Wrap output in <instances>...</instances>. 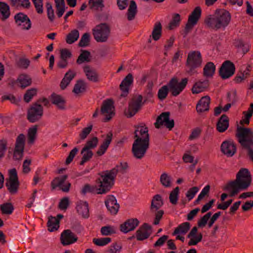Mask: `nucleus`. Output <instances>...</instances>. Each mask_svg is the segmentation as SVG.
I'll use <instances>...</instances> for the list:
<instances>
[{
  "mask_svg": "<svg viewBox=\"0 0 253 253\" xmlns=\"http://www.w3.org/2000/svg\"><path fill=\"white\" fill-rule=\"evenodd\" d=\"M145 125L141 123L135 125L134 132L135 139L132 146V153L137 159H142L149 147L150 136L148 128Z\"/></svg>",
  "mask_w": 253,
  "mask_h": 253,
  "instance_id": "f257e3e1",
  "label": "nucleus"
},
{
  "mask_svg": "<svg viewBox=\"0 0 253 253\" xmlns=\"http://www.w3.org/2000/svg\"><path fill=\"white\" fill-rule=\"evenodd\" d=\"M252 176L247 169L242 168L236 175V178L229 182L224 188V190H230L229 196L233 197L241 190H245L251 185Z\"/></svg>",
  "mask_w": 253,
  "mask_h": 253,
  "instance_id": "f03ea898",
  "label": "nucleus"
},
{
  "mask_svg": "<svg viewBox=\"0 0 253 253\" xmlns=\"http://www.w3.org/2000/svg\"><path fill=\"white\" fill-rule=\"evenodd\" d=\"M231 19L230 13L224 9H216L213 14L209 15L205 19L207 26L213 30L225 28L229 23Z\"/></svg>",
  "mask_w": 253,
  "mask_h": 253,
  "instance_id": "7ed1b4c3",
  "label": "nucleus"
},
{
  "mask_svg": "<svg viewBox=\"0 0 253 253\" xmlns=\"http://www.w3.org/2000/svg\"><path fill=\"white\" fill-rule=\"evenodd\" d=\"M236 136L243 148L248 150V155L253 162V132L250 128L238 126Z\"/></svg>",
  "mask_w": 253,
  "mask_h": 253,
  "instance_id": "20e7f679",
  "label": "nucleus"
},
{
  "mask_svg": "<svg viewBox=\"0 0 253 253\" xmlns=\"http://www.w3.org/2000/svg\"><path fill=\"white\" fill-rule=\"evenodd\" d=\"M100 177L97 180L99 185V193L105 194L110 191L114 185L116 176L109 170H105L99 174Z\"/></svg>",
  "mask_w": 253,
  "mask_h": 253,
  "instance_id": "39448f33",
  "label": "nucleus"
},
{
  "mask_svg": "<svg viewBox=\"0 0 253 253\" xmlns=\"http://www.w3.org/2000/svg\"><path fill=\"white\" fill-rule=\"evenodd\" d=\"M110 34V27L107 23H101L96 25L92 30L94 39L100 42L107 41Z\"/></svg>",
  "mask_w": 253,
  "mask_h": 253,
  "instance_id": "423d86ee",
  "label": "nucleus"
},
{
  "mask_svg": "<svg viewBox=\"0 0 253 253\" xmlns=\"http://www.w3.org/2000/svg\"><path fill=\"white\" fill-rule=\"evenodd\" d=\"M202 61V56L199 51L190 52L188 54L186 63L187 72L192 75L194 73V70L201 66Z\"/></svg>",
  "mask_w": 253,
  "mask_h": 253,
  "instance_id": "0eeeda50",
  "label": "nucleus"
},
{
  "mask_svg": "<svg viewBox=\"0 0 253 253\" xmlns=\"http://www.w3.org/2000/svg\"><path fill=\"white\" fill-rule=\"evenodd\" d=\"M187 82V78L182 79L180 82H178L176 78H172L168 84L171 94L174 96L179 94L186 86Z\"/></svg>",
  "mask_w": 253,
  "mask_h": 253,
  "instance_id": "6e6552de",
  "label": "nucleus"
},
{
  "mask_svg": "<svg viewBox=\"0 0 253 253\" xmlns=\"http://www.w3.org/2000/svg\"><path fill=\"white\" fill-rule=\"evenodd\" d=\"M9 179L5 183V186L11 194H15L19 186V182L16 169L14 168L9 170Z\"/></svg>",
  "mask_w": 253,
  "mask_h": 253,
  "instance_id": "1a4fd4ad",
  "label": "nucleus"
},
{
  "mask_svg": "<svg viewBox=\"0 0 253 253\" xmlns=\"http://www.w3.org/2000/svg\"><path fill=\"white\" fill-rule=\"evenodd\" d=\"M25 145V136L20 134L16 138L13 151V159L14 160H20L23 157Z\"/></svg>",
  "mask_w": 253,
  "mask_h": 253,
  "instance_id": "9d476101",
  "label": "nucleus"
},
{
  "mask_svg": "<svg viewBox=\"0 0 253 253\" xmlns=\"http://www.w3.org/2000/svg\"><path fill=\"white\" fill-rule=\"evenodd\" d=\"M68 175L66 174L57 176L54 178L51 182V186L53 189L58 187L64 192H68L70 190L71 184L67 179Z\"/></svg>",
  "mask_w": 253,
  "mask_h": 253,
  "instance_id": "9b49d317",
  "label": "nucleus"
},
{
  "mask_svg": "<svg viewBox=\"0 0 253 253\" xmlns=\"http://www.w3.org/2000/svg\"><path fill=\"white\" fill-rule=\"evenodd\" d=\"M169 112H164L160 114L157 118L154 125L156 128H160L161 126L164 125L169 130H171L174 126L173 120H169Z\"/></svg>",
  "mask_w": 253,
  "mask_h": 253,
  "instance_id": "f8f14e48",
  "label": "nucleus"
},
{
  "mask_svg": "<svg viewBox=\"0 0 253 253\" xmlns=\"http://www.w3.org/2000/svg\"><path fill=\"white\" fill-rule=\"evenodd\" d=\"M201 15V8L200 6H197L188 17V21L185 28L184 37L192 30L193 26L197 23Z\"/></svg>",
  "mask_w": 253,
  "mask_h": 253,
  "instance_id": "ddd939ff",
  "label": "nucleus"
},
{
  "mask_svg": "<svg viewBox=\"0 0 253 253\" xmlns=\"http://www.w3.org/2000/svg\"><path fill=\"white\" fill-rule=\"evenodd\" d=\"M14 20L17 26L23 30H29L32 26V23L28 16L23 13L19 12L14 16Z\"/></svg>",
  "mask_w": 253,
  "mask_h": 253,
  "instance_id": "4468645a",
  "label": "nucleus"
},
{
  "mask_svg": "<svg viewBox=\"0 0 253 253\" xmlns=\"http://www.w3.org/2000/svg\"><path fill=\"white\" fill-rule=\"evenodd\" d=\"M235 67L234 64L229 60L224 61L219 71V75L223 79H228L235 73Z\"/></svg>",
  "mask_w": 253,
  "mask_h": 253,
  "instance_id": "2eb2a0df",
  "label": "nucleus"
},
{
  "mask_svg": "<svg viewBox=\"0 0 253 253\" xmlns=\"http://www.w3.org/2000/svg\"><path fill=\"white\" fill-rule=\"evenodd\" d=\"M221 152L228 157H231L237 152L236 145L232 140L223 141L220 146Z\"/></svg>",
  "mask_w": 253,
  "mask_h": 253,
  "instance_id": "dca6fc26",
  "label": "nucleus"
},
{
  "mask_svg": "<svg viewBox=\"0 0 253 253\" xmlns=\"http://www.w3.org/2000/svg\"><path fill=\"white\" fill-rule=\"evenodd\" d=\"M77 235L70 229L64 230L60 236V242L63 246H68L78 241Z\"/></svg>",
  "mask_w": 253,
  "mask_h": 253,
  "instance_id": "f3484780",
  "label": "nucleus"
},
{
  "mask_svg": "<svg viewBox=\"0 0 253 253\" xmlns=\"http://www.w3.org/2000/svg\"><path fill=\"white\" fill-rule=\"evenodd\" d=\"M151 233L152 226L147 223H144L136 231L135 237L137 241H143L148 238Z\"/></svg>",
  "mask_w": 253,
  "mask_h": 253,
  "instance_id": "a211bd4d",
  "label": "nucleus"
},
{
  "mask_svg": "<svg viewBox=\"0 0 253 253\" xmlns=\"http://www.w3.org/2000/svg\"><path fill=\"white\" fill-rule=\"evenodd\" d=\"M105 204L107 210L112 214L115 215L117 213L120 205L117 203V200L113 195L107 196Z\"/></svg>",
  "mask_w": 253,
  "mask_h": 253,
  "instance_id": "6ab92c4d",
  "label": "nucleus"
},
{
  "mask_svg": "<svg viewBox=\"0 0 253 253\" xmlns=\"http://www.w3.org/2000/svg\"><path fill=\"white\" fill-rule=\"evenodd\" d=\"M139 223L137 218H130L126 220L124 223L121 224L120 230L124 233L134 230Z\"/></svg>",
  "mask_w": 253,
  "mask_h": 253,
  "instance_id": "aec40b11",
  "label": "nucleus"
},
{
  "mask_svg": "<svg viewBox=\"0 0 253 253\" xmlns=\"http://www.w3.org/2000/svg\"><path fill=\"white\" fill-rule=\"evenodd\" d=\"M133 83V77L131 74H128L123 80L120 85V89L122 91L123 93L121 96L125 97L128 93L129 87Z\"/></svg>",
  "mask_w": 253,
  "mask_h": 253,
  "instance_id": "412c9836",
  "label": "nucleus"
},
{
  "mask_svg": "<svg viewBox=\"0 0 253 253\" xmlns=\"http://www.w3.org/2000/svg\"><path fill=\"white\" fill-rule=\"evenodd\" d=\"M76 210L78 213L84 218L89 216L88 204L86 202L80 201L76 203Z\"/></svg>",
  "mask_w": 253,
  "mask_h": 253,
  "instance_id": "4be33fe9",
  "label": "nucleus"
},
{
  "mask_svg": "<svg viewBox=\"0 0 253 253\" xmlns=\"http://www.w3.org/2000/svg\"><path fill=\"white\" fill-rule=\"evenodd\" d=\"M112 137L113 134L111 132H109L107 134L105 139L96 151L97 156H101L105 154L112 141Z\"/></svg>",
  "mask_w": 253,
  "mask_h": 253,
  "instance_id": "5701e85b",
  "label": "nucleus"
},
{
  "mask_svg": "<svg viewBox=\"0 0 253 253\" xmlns=\"http://www.w3.org/2000/svg\"><path fill=\"white\" fill-rule=\"evenodd\" d=\"M83 70L87 79L91 82L97 83L99 81V76L96 71L92 69L90 66L85 65L83 67Z\"/></svg>",
  "mask_w": 253,
  "mask_h": 253,
  "instance_id": "b1692460",
  "label": "nucleus"
},
{
  "mask_svg": "<svg viewBox=\"0 0 253 253\" xmlns=\"http://www.w3.org/2000/svg\"><path fill=\"white\" fill-rule=\"evenodd\" d=\"M50 100L52 103L55 105L59 109H65L66 100L62 96L53 93L50 96Z\"/></svg>",
  "mask_w": 253,
  "mask_h": 253,
  "instance_id": "393cba45",
  "label": "nucleus"
},
{
  "mask_svg": "<svg viewBox=\"0 0 253 253\" xmlns=\"http://www.w3.org/2000/svg\"><path fill=\"white\" fill-rule=\"evenodd\" d=\"M210 102V96L207 95L202 97L196 105V111H209Z\"/></svg>",
  "mask_w": 253,
  "mask_h": 253,
  "instance_id": "a878e982",
  "label": "nucleus"
},
{
  "mask_svg": "<svg viewBox=\"0 0 253 253\" xmlns=\"http://www.w3.org/2000/svg\"><path fill=\"white\" fill-rule=\"evenodd\" d=\"M164 205L162 196L159 194L155 195L151 201L150 210L151 212L157 211Z\"/></svg>",
  "mask_w": 253,
  "mask_h": 253,
  "instance_id": "bb28decb",
  "label": "nucleus"
},
{
  "mask_svg": "<svg viewBox=\"0 0 253 253\" xmlns=\"http://www.w3.org/2000/svg\"><path fill=\"white\" fill-rule=\"evenodd\" d=\"M143 97L141 95L134 97L129 103V109L131 111H138L143 104Z\"/></svg>",
  "mask_w": 253,
  "mask_h": 253,
  "instance_id": "cd10ccee",
  "label": "nucleus"
},
{
  "mask_svg": "<svg viewBox=\"0 0 253 253\" xmlns=\"http://www.w3.org/2000/svg\"><path fill=\"white\" fill-rule=\"evenodd\" d=\"M229 126V119L225 115H222L217 123L216 129L220 132H224Z\"/></svg>",
  "mask_w": 253,
  "mask_h": 253,
  "instance_id": "c85d7f7f",
  "label": "nucleus"
},
{
  "mask_svg": "<svg viewBox=\"0 0 253 253\" xmlns=\"http://www.w3.org/2000/svg\"><path fill=\"white\" fill-rule=\"evenodd\" d=\"M76 75V72L69 70L65 75L63 79L60 83V87L62 89H64L70 84V82L74 78Z\"/></svg>",
  "mask_w": 253,
  "mask_h": 253,
  "instance_id": "c756f323",
  "label": "nucleus"
},
{
  "mask_svg": "<svg viewBox=\"0 0 253 253\" xmlns=\"http://www.w3.org/2000/svg\"><path fill=\"white\" fill-rule=\"evenodd\" d=\"M16 82L19 84L20 87L25 88L31 84L32 79L27 74H21L18 77Z\"/></svg>",
  "mask_w": 253,
  "mask_h": 253,
  "instance_id": "7c9ffc66",
  "label": "nucleus"
},
{
  "mask_svg": "<svg viewBox=\"0 0 253 253\" xmlns=\"http://www.w3.org/2000/svg\"><path fill=\"white\" fill-rule=\"evenodd\" d=\"M209 86V81L204 80L203 82L199 81L193 85L192 91L193 93H199L203 91Z\"/></svg>",
  "mask_w": 253,
  "mask_h": 253,
  "instance_id": "2f4dec72",
  "label": "nucleus"
},
{
  "mask_svg": "<svg viewBox=\"0 0 253 253\" xmlns=\"http://www.w3.org/2000/svg\"><path fill=\"white\" fill-rule=\"evenodd\" d=\"M162 35V25L160 22H157L155 23L154 28L150 37L155 41H158Z\"/></svg>",
  "mask_w": 253,
  "mask_h": 253,
  "instance_id": "473e14b6",
  "label": "nucleus"
},
{
  "mask_svg": "<svg viewBox=\"0 0 253 253\" xmlns=\"http://www.w3.org/2000/svg\"><path fill=\"white\" fill-rule=\"evenodd\" d=\"M190 223L188 222L182 223L179 225L174 230L172 235L177 234H186L190 228Z\"/></svg>",
  "mask_w": 253,
  "mask_h": 253,
  "instance_id": "72a5a7b5",
  "label": "nucleus"
},
{
  "mask_svg": "<svg viewBox=\"0 0 253 253\" xmlns=\"http://www.w3.org/2000/svg\"><path fill=\"white\" fill-rule=\"evenodd\" d=\"M47 226L49 232H54L57 230L59 228V219H57L56 217L52 216H49Z\"/></svg>",
  "mask_w": 253,
  "mask_h": 253,
  "instance_id": "f704fd0d",
  "label": "nucleus"
},
{
  "mask_svg": "<svg viewBox=\"0 0 253 253\" xmlns=\"http://www.w3.org/2000/svg\"><path fill=\"white\" fill-rule=\"evenodd\" d=\"M81 54L79 56L76 62L78 64L80 65L84 62H89L91 61L90 52L86 50H81Z\"/></svg>",
  "mask_w": 253,
  "mask_h": 253,
  "instance_id": "c9c22d12",
  "label": "nucleus"
},
{
  "mask_svg": "<svg viewBox=\"0 0 253 253\" xmlns=\"http://www.w3.org/2000/svg\"><path fill=\"white\" fill-rule=\"evenodd\" d=\"M215 71V66L211 62H208L203 69L204 76L206 78L212 77Z\"/></svg>",
  "mask_w": 253,
  "mask_h": 253,
  "instance_id": "e433bc0d",
  "label": "nucleus"
},
{
  "mask_svg": "<svg viewBox=\"0 0 253 253\" xmlns=\"http://www.w3.org/2000/svg\"><path fill=\"white\" fill-rule=\"evenodd\" d=\"M137 13V6L134 0H131L127 10V18L128 21L132 20L134 19Z\"/></svg>",
  "mask_w": 253,
  "mask_h": 253,
  "instance_id": "4c0bfd02",
  "label": "nucleus"
},
{
  "mask_svg": "<svg viewBox=\"0 0 253 253\" xmlns=\"http://www.w3.org/2000/svg\"><path fill=\"white\" fill-rule=\"evenodd\" d=\"M127 168L128 165L126 162H121L109 170L116 177L118 172H121L122 174L125 173Z\"/></svg>",
  "mask_w": 253,
  "mask_h": 253,
  "instance_id": "58836bf2",
  "label": "nucleus"
},
{
  "mask_svg": "<svg viewBox=\"0 0 253 253\" xmlns=\"http://www.w3.org/2000/svg\"><path fill=\"white\" fill-rule=\"evenodd\" d=\"M82 195H85L87 193L100 194L99 193V188L96 185H91L89 184H85L81 192Z\"/></svg>",
  "mask_w": 253,
  "mask_h": 253,
  "instance_id": "ea45409f",
  "label": "nucleus"
},
{
  "mask_svg": "<svg viewBox=\"0 0 253 253\" xmlns=\"http://www.w3.org/2000/svg\"><path fill=\"white\" fill-rule=\"evenodd\" d=\"M43 116V112H28L27 119L30 123L39 121Z\"/></svg>",
  "mask_w": 253,
  "mask_h": 253,
  "instance_id": "a19ab883",
  "label": "nucleus"
},
{
  "mask_svg": "<svg viewBox=\"0 0 253 253\" xmlns=\"http://www.w3.org/2000/svg\"><path fill=\"white\" fill-rule=\"evenodd\" d=\"M42 104L44 106H47L49 102L46 98L39 99L31 106L29 111H42Z\"/></svg>",
  "mask_w": 253,
  "mask_h": 253,
  "instance_id": "79ce46f5",
  "label": "nucleus"
},
{
  "mask_svg": "<svg viewBox=\"0 0 253 253\" xmlns=\"http://www.w3.org/2000/svg\"><path fill=\"white\" fill-rule=\"evenodd\" d=\"M114 101L112 99H107L102 102L100 111H114Z\"/></svg>",
  "mask_w": 253,
  "mask_h": 253,
  "instance_id": "37998d69",
  "label": "nucleus"
},
{
  "mask_svg": "<svg viewBox=\"0 0 253 253\" xmlns=\"http://www.w3.org/2000/svg\"><path fill=\"white\" fill-rule=\"evenodd\" d=\"M0 12L2 16L3 20L7 19L10 14L9 5L4 2H0Z\"/></svg>",
  "mask_w": 253,
  "mask_h": 253,
  "instance_id": "c03bdc74",
  "label": "nucleus"
},
{
  "mask_svg": "<svg viewBox=\"0 0 253 253\" xmlns=\"http://www.w3.org/2000/svg\"><path fill=\"white\" fill-rule=\"evenodd\" d=\"M79 37V32L76 30L71 31L66 36V42L68 44H72L78 39Z\"/></svg>",
  "mask_w": 253,
  "mask_h": 253,
  "instance_id": "a18cd8bd",
  "label": "nucleus"
},
{
  "mask_svg": "<svg viewBox=\"0 0 253 253\" xmlns=\"http://www.w3.org/2000/svg\"><path fill=\"white\" fill-rule=\"evenodd\" d=\"M98 143V139L97 137H93L92 138L88 140L84 147H83V151L90 150L95 148L97 146Z\"/></svg>",
  "mask_w": 253,
  "mask_h": 253,
  "instance_id": "49530a36",
  "label": "nucleus"
},
{
  "mask_svg": "<svg viewBox=\"0 0 253 253\" xmlns=\"http://www.w3.org/2000/svg\"><path fill=\"white\" fill-rule=\"evenodd\" d=\"M81 154L83 155L82 160L80 163V165H84L85 163L90 161L92 158L93 153V152L90 150L83 151V148H82Z\"/></svg>",
  "mask_w": 253,
  "mask_h": 253,
  "instance_id": "de8ad7c7",
  "label": "nucleus"
},
{
  "mask_svg": "<svg viewBox=\"0 0 253 253\" xmlns=\"http://www.w3.org/2000/svg\"><path fill=\"white\" fill-rule=\"evenodd\" d=\"M85 88L86 84L83 81L79 80L75 84L73 92L78 94L85 91Z\"/></svg>",
  "mask_w": 253,
  "mask_h": 253,
  "instance_id": "09e8293b",
  "label": "nucleus"
},
{
  "mask_svg": "<svg viewBox=\"0 0 253 253\" xmlns=\"http://www.w3.org/2000/svg\"><path fill=\"white\" fill-rule=\"evenodd\" d=\"M160 180L161 183L165 187H169L171 186V177L168 173H163L160 176Z\"/></svg>",
  "mask_w": 253,
  "mask_h": 253,
  "instance_id": "8fccbe9b",
  "label": "nucleus"
},
{
  "mask_svg": "<svg viewBox=\"0 0 253 253\" xmlns=\"http://www.w3.org/2000/svg\"><path fill=\"white\" fill-rule=\"evenodd\" d=\"M89 5L91 9L101 10L104 7L103 0H89Z\"/></svg>",
  "mask_w": 253,
  "mask_h": 253,
  "instance_id": "3c124183",
  "label": "nucleus"
},
{
  "mask_svg": "<svg viewBox=\"0 0 253 253\" xmlns=\"http://www.w3.org/2000/svg\"><path fill=\"white\" fill-rule=\"evenodd\" d=\"M0 209L3 214H11L14 210V207L11 203H6L0 206Z\"/></svg>",
  "mask_w": 253,
  "mask_h": 253,
  "instance_id": "603ef678",
  "label": "nucleus"
},
{
  "mask_svg": "<svg viewBox=\"0 0 253 253\" xmlns=\"http://www.w3.org/2000/svg\"><path fill=\"white\" fill-rule=\"evenodd\" d=\"M37 132V127L35 126L32 127H30L28 129V141L29 143L32 144L34 143Z\"/></svg>",
  "mask_w": 253,
  "mask_h": 253,
  "instance_id": "864d4df0",
  "label": "nucleus"
},
{
  "mask_svg": "<svg viewBox=\"0 0 253 253\" xmlns=\"http://www.w3.org/2000/svg\"><path fill=\"white\" fill-rule=\"evenodd\" d=\"M180 21V16L178 13L174 14L172 16V19L170 22L169 26V30H172L179 26Z\"/></svg>",
  "mask_w": 253,
  "mask_h": 253,
  "instance_id": "5fc2aeb1",
  "label": "nucleus"
},
{
  "mask_svg": "<svg viewBox=\"0 0 253 253\" xmlns=\"http://www.w3.org/2000/svg\"><path fill=\"white\" fill-rule=\"evenodd\" d=\"M169 90L168 85H164L158 90V97L160 100H164L168 96L169 91Z\"/></svg>",
  "mask_w": 253,
  "mask_h": 253,
  "instance_id": "6e6d98bb",
  "label": "nucleus"
},
{
  "mask_svg": "<svg viewBox=\"0 0 253 253\" xmlns=\"http://www.w3.org/2000/svg\"><path fill=\"white\" fill-rule=\"evenodd\" d=\"M37 89L35 88H32L26 91L24 95V100L26 102H29L32 98L37 95Z\"/></svg>",
  "mask_w": 253,
  "mask_h": 253,
  "instance_id": "4d7b16f0",
  "label": "nucleus"
},
{
  "mask_svg": "<svg viewBox=\"0 0 253 253\" xmlns=\"http://www.w3.org/2000/svg\"><path fill=\"white\" fill-rule=\"evenodd\" d=\"M179 190L178 187H176L170 193L169 201L173 205H176L177 203Z\"/></svg>",
  "mask_w": 253,
  "mask_h": 253,
  "instance_id": "13d9d810",
  "label": "nucleus"
},
{
  "mask_svg": "<svg viewBox=\"0 0 253 253\" xmlns=\"http://www.w3.org/2000/svg\"><path fill=\"white\" fill-rule=\"evenodd\" d=\"M10 1L11 4L13 6L20 5L26 8H28L30 6L29 0H10Z\"/></svg>",
  "mask_w": 253,
  "mask_h": 253,
  "instance_id": "bf43d9fd",
  "label": "nucleus"
},
{
  "mask_svg": "<svg viewBox=\"0 0 253 253\" xmlns=\"http://www.w3.org/2000/svg\"><path fill=\"white\" fill-rule=\"evenodd\" d=\"M115 115V112H100V117L103 122L109 121Z\"/></svg>",
  "mask_w": 253,
  "mask_h": 253,
  "instance_id": "052dcab7",
  "label": "nucleus"
},
{
  "mask_svg": "<svg viewBox=\"0 0 253 253\" xmlns=\"http://www.w3.org/2000/svg\"><path fill=\"white\" fill-rule=\"evenodd\" d=\"M111 241V239L109 237L101 238H94L93 239V243L98 246H103L109 244Z\"/></svg>",
  "mask_w": 253,
  "mask_h": 253,
  "instance_id": "680f3d73",
  "label": "nucleus"
},
{
  "mask_svg": "<svg viewBox=\"0 0 253 253\" xmlns=\"http://www.w3.org/2000/svg\"><path fill=\"white\" fill-rule=\"evenodd\" d=\"M122 249L121 244L114 243L110 246L109 250L105 252V253H119Z\"/></svg>",
  "mask_w": 253,
  "mask_h": 253,
  "instance_id": "e2e57ef3",
  "label": "nucleus"
},
{
  "mask_svg": "<svg viewBox=\"0 0 253 253\" xmlns=\"http://www.w3.org/2000/svg\"><path fill=\"white\" fill-rule=\"evenodd\" d=\"M90 35L88 33H84L79 43L80 47H85L89 44L90 42Z\"/></svg>",
  "mask_w": 253,
  "mask_h": 253,
  "instance_id": "0e129e2a",
  "label": "nucleus"
},
{
  "mask_svg": "<svg viewBox=\"0 0 253 253\" xmlns=\"http://www.w3.org/2000/svg\"><path fill=\"white\" fill-rule=\"evenodd\" d=\"M190 239L188 243V246L196 245L198 243L200 242L203 239V235L201 233H199L195 236L189 238Z\"/></svg>",
  "mask_w": 253,
  "mask_h": 253,
  "instance_id": "69168bd1",
  "label": "nucleus"
},
{
  "mask_svg": "<svg viewBox=\"0 0 253 253\" xmlns=\"http://www.w3.org/2000/svg\"><path fill=\"white\" fill-rule=\"evenodd\" d=\"M244 116L240 122V124L242 125L244 124L249 125L250 123V119L253 115V112H243Z\"/></svg>",
  "mask_w": 253,
  "mask_h": 253,
  "instance_id": "338daca9",
  "label": "nucleus"
},
{
  "mask_svg": "<svg viewBox=\"0 0 253 253\" xmlns=\"http://www.w3.org/2000/svg\"><path fill=\"white\" fill-rule=\"evenodd\" d=\"M92 125H90L87 127H84L83 129L79 134V136L81 140H84L87 137V135L90 133L92 129Z\"/></svg>",
  "mask_w": 253,
  "mask_h": 253,
  "instance_id": "774afa93",
  "label": "nucleus"
}]
</instances>
